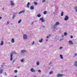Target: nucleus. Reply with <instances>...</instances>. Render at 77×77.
I'll return each instance as SVG.
<instances>
[{
    "instance_id": "nucleus-1",
    "label": "nucleus",
    "mask_w": 77,
    "mask_h": 77,
    "mask_svg": "<svg viewBox=\"0 0 77 77\" xmlns=\"http://www.w3.org/2000/svg\"><path fill=\"white\" fill-rule=\"evenodd\" d=\"M23 39H27V36L26 34H23Z\"/></svg>"
},
{
    "instance_id": "nucleus-2",
    "label": "nucleus",
    "mask_w": 77,
    "mask_h": 77,
    "mask_svg": "<svg viewBox=\"0 0 77 77\" xmlns=\"http://www.w3.org/2000/svg\"><path fill=\"white\" fill-rule=\"evenodd\" d=\"M68 19H69V17L68 16H66L65 17V18L64 19V20L65 21H67V20H68Z\"/></svg>"
},
{
    "instance_id": "nucleus-3",
    "label": "nucleus",
    "mask_w": 77,
    "mask_h": 77,
    "mask_svg": "<svg viewBox=\"0 0 77 77\" xmlns=\"http://www.w3.org/2000/svg\"><path fill=\"white\" fill-rule=\"evenodd\" d=\"M13 55H14V54L12 53V54H11L10 55V60H13V58L12 57V56H13Z\"/></svg>"
},
{
    "instance_id": "nucleus-4",
    "label": "nucleus",
    "mask_w": 77,
    "mask_h": 77,
    "mask_svg": "<svg viewBox=\"0 0 77 77\" xmlns=\"http://www.w3.org/2000/svg\"><path fill=\"white\" fill-rule=\"evenodd\" d=\"M40 20H41L42 21V23L43 22H45V20H44V18L43 17L40 18Z\"/></svg>"
},
{
    "instance_id": "nucleus-5",
    "label": "nucleus",
    "mask_w": 77,
    "mask_h": 77,
    "mask_svg": "<svg viewBox=\"0 0 77 77\" xmlns=\"http://www.w3.org/2000/svg\"><path fill=\"white\" fill-rule=\"evenodd\" d=\"M10 2V4L12 6H14V5H15V4L14 3L13 1H11Z\"/></svg>"
},
{
    "instance_id": "nucleus-6",
    "label": "nucleus",
    "mask_w": 77,
    "mask_h": 77,
    "mask_svg": "<svg viewBox=\"0 0 77 77\" xmlns=\"http://www.w3.org/2000/svg\"><path fill=\"white\" fill-rule=\"evenodd\" d=\"M69 44L70 45H71V44H73V43L72 41L70 40L69 41Z\"/></svg>"
},
{
    "instance_id": "nucleus-7",
    "label": "nucleus",
    "mask_w": 77,
    "mask_h": 77,
    "mask_svg": "<svg viewBox=\"0 0 77 77\" xmlns=\"http://www.w3.org/2000/svg\"><path fill=\"white\" fill-rule=\"evenodd\" d=\"M63 75V74H58L57 75V77H62Z\"/></svg>"
},
{
    "instance_id": "nucleus-8",
    "label": "nucleus",
    "mask_w": 77,
    "mask_h": 77,
    "mask_svg": "<svg viewBox=\"0 0 77 77\" xmlns=\"http://www.w3.org/2000/svg\"><path fill=\"white\" fill-rule=\"evenodd\" d=\"M25 12V10H23L21 11L19 13V14H22L23 13H24Z\"/></svg>"
},
{
    "instance_id": "nucleus-9",
    "label": "nucleus",
    "mask_w": 77,
    "mask_h": 77,
    "mask_svg": "<svg viewBox=\"0 0 77 77\" xmlns=\"http://www.w3.org/2000/svg\"><path fill=\"white\" fill-rule=\"evenodd\" d=\"M26 52V50H22L21 51V53H25Z\"/></svg>"
},
{
    "instance_id": "nucleus-10",
    "label": "nucleus",
    "mask_w": 77,
    "mask_h": 77,
    "mask_svg": "<svg viewBox=\"0 0 77 77\" xmlns=\"http://www.w3.org/2000/svg\"><path fill=\"white\" fill-rule=\"evenodd\" d=\"M31 72H35V70L33 69V68L31 69Z\"/></svg>"
},
{
    "instance_id": "nucleus-11",
    "label": "nucleus",
    "mask_w": 77,
    "mask_h": 77,
    "mask_svg": "<svg viewBox=\"0 0 77 77\" xmlns=\"http://www.w3.org/2000/svg\"><path fill=\"white\" fill-rule=\"evenodd\" d=\"M11 42L12 43H14V42H15V40H14V38H12V39Z\"/></svg>"
},
{
    "instance_id": "nucleus-12",
    "label": "nucleus",
    "mask_w": 77,
    "mask_h": 77,
    "mask_svg": "<svg viewBox=\"0 0 77 77\" xmlns=\"http://www.w3.org/2000/svg\"><path fill=\"white\" fill-rule=\"evenodd\" d=\"M30 5V3L29 2H28L27 4V8H29V5Z\"/></svg>"
},
{
    "instance_id": "nucleus-13",
    "label": "nucleus",
    "mask_w": 77,
    "mask_h": 77,
    "mask_svg": "<svg viewBox=\"0 0 77 77\" xmlns=\"http://www.w3.org/2000/svg\"><path fill=\"white\" fill-rule=\"evenodd\" d=\"M42 41H43V38H41V39L39 40L38 41H39V42L41 43V42H42Z\"/></svg>"
},
{
    "instance_id": "nucleus-14",
    "label": "nucleus",
    "mask_w": 77,
    "mask_h": 77,
    "mask_svg": "<svg viewBox=\"0 0 77 77\" xmlns=\"http://www.w3.org/2000/svg\"><path fill=\"white\" fill-rule=\"evenodd\" d=\"M59 24H60V23H59V22H57L55 23V26H57V25H59Z\"/></svg>"
},
{
    "instance_id": "nucleus-15",
    "label": "nucleus",
    "mask_w": 77,
    "mask_h": 77,
    "mask_svg": "<svg viewBox=\"0 0 77 77\" xmlns=\"http://www.w3.org/2000/svg\"><path fill=\"white\" fill-rule=\"evenodd\" d=\"M3 44H4V43H3V41H1V42L0 43L1 45H3Z\"/></svg>"
},
{
    "instance_id": "nucleus-16",
    "label": "nucleus",
    "mask_w": 77,
    "mask_h": 77,
    "mask_svg": "<svg viewBox=\"0 0 77 77\" xmlns=\"http://www.w3.org/2000/svg\"><path fill=\"white\" fill-rule=\"evenodd\" d=\"M30 9L32 10L33 9H34V7L33 6H31L30 7Z\"/></svg>"
},
{
    "instance_id": "nucleus-17",
    "label": "nucleus",
    "mask_w": 77,
    "mask_h": 77,
    "mask_svg": "<svg viewBox=\"0 0 77 77\" xmlns=\"http://www.w3.org/2000/svg\"><path fill=\"white\" fill-rule=\"evenodd\" d=\"M41 14H39L37 15V17H41Z\"/></svg>"
},
{
    "instance_id": "nucleus-18",
    "label": "nucleus",
    "mask_w": 77,
    "mask_h": 77,
    "mask_svg": "<svg viewBox=\"0 0 77 77\" xmlns=\"http://www.w3.org/2000/svg\"><path fill=\"white\" fill-rule=\"evenodd\" d=\"M74 65L75 66H77V61H75V63L74 64Z\"/></svg>"
},
{
    "instance_id": "nucleus-19",
    "label": "nucleus",
    "mask_w": 77,
    "mask_h": 77,
    "mask_svg": "<svg viewBox=\"0 0 77 77\" xmlns=\"http://www.w3.org/2000/svg\"><path fill=\"white\" fill-rule=\"evenodd\" d=\"M60 57L61 59H63V56H62V55L61 54H60Z\"/></svg>"
},
{
    "instance_id": "nucleus-20",
    "label": "nucleus",
    "mask_w": 77,
    "mask_h": 77,
    "mask_svg": "<svg viewBox=\"0 0 77 77\" xmlns=\"http://www.w3.org/2000/svg\"><path fill=\"white\" fill-rule=\"evenodd\" d=\"M43 14H44V15H45V14H47V11H44V12H43Z\"/></svg>"
},
{
    "instance_id": "nucleus-21",
    "label": "nucleus",
    "mask_w": 77,
    "mask_h": 77,
    "mask_svg": "<svg viewBox=\"0 0 77 77\" xmlns=\"http://www.w3.org/2000/svg\"><path fill=\"white\" fill-rule=\"evenodd\" d=\"M34 4L36 6V5H38V3H37V2H34Z\"/></svg>"
},
{
    "instance_id": "nucleus-22",
    "label": "nucleus",
    "mask_w": 77,
    "mask_h": 77,
    "mask_svg": "<svg viewBox=\"0 0 77 77\" xmlns=\"http://www.w3.org/2000/svg\"><path fill=\"white\" fill-rule=\"evenodd\" d=\"M61 16H63V12H62L61 14Z\"/></svg>"
},
{
    "instance_id": "nucleus-23",
    "label": "nucleus",
    "mask_w": 77,
    "mask_h": 77,
    "mask_svg": "<svg viewBox=\"0 0 77 77\" xmlns=\"http://www.w3.org/2000/svg\"><path fill=\"white\" fill-rule=\"evenodd\" d=\"M17 72H18L17 70H15L14 71V72H15V73H17Z\"/></svg>"
},
{
    "instance_id": "nucleus-24",
    "label": "nucleus",
    "mask_w": 77,
    "mask_h": 77,
    "mask_svg": "<svg viewBox=\"0 0 77 77\" xmlns=\"http://www.w3.org/2000/svg\"><path fill=\"white\" fill-rule=\"evenodd\" d=\"M21 22V20H20L19 21H18V23H20Z\"/></svg>"
},
{
    "instance_id": "nucleus-25",
    "label": "nucleus",
    "mask_w": 77,
    "mask_h": 77,
    "mask_svg": "<svg viewBox=\"0 0 77 77\" xmlns=\"http://www.w3.org/2000/svg\"><path fill=\"white\" fill-rule=\"evenodd\" d=\"M64 35H65V36H66V35H67V33H66V32H64Z\"/></svg>"
},
{
    "instance_id": "nucleus-26",
    "label": "nucleus",
    "mask_w": 77,
    "mask_h": 77,
    "mask_svg": "<svg viewBox=\"0 0 77 77\" xmlns=\"http://www.w3.org/2000/svg\"><path fill=\"white\" fill-rule=\"evenodd\" d=\"M53 74V71H51L49 72V74Z\"/></svg>"
},
{
    "instance_id": "nucleus-27",
    "label": "nucleus",
    "mask_w": 77,
    "mask_h": 77,
    "mask_svg": "<svg viewBox=\"0 0 77 77\" xmlns=\"http://www.w3.org/2000/svg\"><path fill=\"white\" fill-rule=\"evenodd\" d=\"M46 1V0H42V3H44V2H45Z\"/></svg>"
},
{
    "instance_id": "nucleus-28",
    "label": "nucleus",
    "mask_w": 77,
    "mask_h": 77,
    "mask_svg": "<svg viewBox=\"0 0 77 77\" xmlns=\"http://www.w3.org/2000/svg\"><path fill=\"white\" fill-rule=\"evenodd\" d=\"M38 72H41V71L40 69H38Z\"/></svg>"
},
{
    "instance_id": "nucleus-29",
    "label": "nucleus",
    "mask_w": 77,
    "mask_h": 77,
    "mask_svg": "<svg viewBox=\"0 0 77 77\" xmlns=\"http://www.w3.org/2000/svg\"><path fill=\"white\" fill-rule=\"evenodd\" d=\"M2 72H3V70H1L0 72V74H2Z\"/></svg>"
},
{
    "instance_id": "nucleus-30",
    "label": "nucleus",
    "mask_w": 77,
    "mask_h": 77,
    "mask_svg": "<svg viewBox=\"0 0 77 77\" xmlns=\"http://www.w3.org/2000/svg\"><path fill=\"white\" fill-rule=\"evenodd\" d=\"M62 48H63L62 46H61L60 47V50H61V49H62Z\"/></svg>"
},
{
    "instance_id": "nucleus-31",
    "label": "nucleus",
    "mask_w": 77,
    "mask_h": 77,
    "mask_svg": "<svg viewBox=\"0 0 77 77\" xmlns=\"http://www.w3.org/2000/svg\"><path fill=\"white\" fill-rule=\"evenodd\" d=\"M24 60L23 59H22L21 60V62H24Z\"/></svg>"
},
{
    "instance_id": "nucleus-32",
    "label": "nucleus",
    "mask_w": 77,
    "mask_h": 77,
    "mask_svg": "<svg viewBox=\"0 0 77 77\" xmlns=\"http://www.w3.org/2000/svg\"><path fill=\"white\" fill-rule=\"evenodd\" d=\"M77 55V53H75L74 54V56H76Z\"/></svg>"
},
{
    "instance_id": "nucleus-33",
    "label": "nucleus",
    "mask_w": 77,
    "mask_h": 77,
    "mask_svg": "<svg viewBox=\"0 0 77 77\" xmlns=\"http://www.w3.org/2000/svg\"><path fill=\"white\" fill-rule=\"evenodd\" d=\"M15 60H13V61H12V63H14V62H15Z\"/></svg>"
},
{
    "instance_id": "nucleus-34",
    "label": "nucleus",
    "mask_w": 77,
    "mask_h": 77,
    "mask_svg": "<svg viewBox=\"0 0 77 77\" xmlns=\"http://www.w3.org/2000/svg\"><path fill=\"white\" fill-rule=\"evenodd\" d=\"M70 38H73V36H72V35H71L70 36Z\"/></svg>"
},
{
    "instance_id": "nucleus-35",
    "label": "nucleus",
    "mask_w": 77,
    "mask_h": 77,
    "mask_svg": "<svg viewBox=\"0 0 77 77\" xmlns=\"http://www.w3.org/2000/svg\"><path fill=\"white\" fill-rule=\"evenodd\" d=\"M77 9V7L76 6L75 7V9Z\"/></svg>"
},
{
    "instance_id": "nucleus-36",
    "label": "nucleus",
    "mask_w": 77,
    "mask_h": 77,
    "mask_svg": "<svg viewBox=\"0 0 77 77\" xmlns=\"http://www.w3.org/2000/svg\"><path fill=\"white\" fill-rule=\"evenodd\" d=\"M13 53H14V54H17V53L15 52V51H14L13 52Z\"/></svg>"
},
{
    "instance_id": "nucleus-37",
    "label": "nucleus",
    "mask_w": 77,
    "mask_h": 77,
    "mask_svg": "<svg viewBox=\"0 0 77 77\" xmlns=\"http://www.w3.org/2000/svg\"><path fill=\"white\" fill-rule=\"evenodd\" d=\"M39 63H37V65H39Z\"/></svg>"
},
{
    "instance_id": "nucleus-38",
    "label": "nucleus",
    "mask_w": 77,
    "mask_h": 77,
    "mask_svg": "<svg viewBox=\"0 0 77 77\" xmlns=\"http://www.w3.org/2000/svg\"><path fill=\"white\" fill-rule=\"evenodd\" d=\"M32 44V45H33V44H34V42H33Z\"/></svg>"
},
{
    "instance_id": "nucleus-39",
    "label": "nucleus",
    "mask_w": 77,
    "mask_h": 77,
    "mask_svg": "<svg viewBox=\"0 0 77 77\" xmlns=\"http://www.w3.org/2000/svg\"><path fill=\"white\" fill-rule=\"evenodd\" d=\"M46 38H49V37H48V36H47V37Z\"/></svg>"
},
{
    "instance_id": "nucleus-40",
    "label": "nucleus",
    "mask_w": 77,
    "mask_h": 77,
    "mask_svg": "<svg viewBox=\"0 0 77 77\" xmlns=\"http://www.w3.org/2000/svg\"><path fill=\"white\" fill-rule=\"evenodd\" d=\"M2 17H0V20H1V19H2Z\"/></svg>"
},
{
    "instance_id": "nucleus-41",
    "label": "nucleus",
    "mask_w": 77,
    "mask_h": 77,
    "mask_svg": "<svg viewBox=\"0 0 77 77\" xmlns=\"http://www.w3.org/2000/svg\"><path fill=\"white\" fill-rule=\"evenodd\" d=\"M17 68H18V69L20 68V66H17Z\"/></svg>"
},
{
    "instance_id": "nucleus-42",
    "label": "nucleus",
    "mask_w": 77,
    "mask_h": 77,
    "mask_svg": "<svg viewBox=\"0 0 77 77\" xmlns=\"http://www.w3.org/2000/svg\"><path fill=\"white\" fill-rule=\"evenodd\" d=\"M75 11L76 12H77V9H75Z\"/></svg>"
},
{
    "instance_id": "nucleus-43",
    "label": "nucleus",
    "mask_w": 77,
    "mask_h": 77,
    "mask_svg": "<svg viewBox=\"0 0 77 77\" xmlns=\"http://www.w3.org/2000/svg\"><path fill=\"white\" fill-rule=\"evenodd\" d=\"M33 24V22H32L31 24L32 25V24Z\"/></svg>"
},
{
    "instance_id": "nucleus-44",
    "label": "nucleus",
    "mask_w": 77,
    "mask_h": 77,
    "mask_svg": "<svg viewBox=\"0 0 77 77\" xmlns=\"http://www.w3.org/2000/svg\"><path fill=\"white\" fill-rule=\"evenodd\" d=\"M9 21H8L7 22V24H9Z\"/></svg>"
},
{
    "instance_id": "nucleus-45",
    "label": "nucleus",
    "mask_w": 77,
    "mask_h": 77,
    "mask_svg": "<svg viewBox=\"0 0 77 77\" xmlns=\"http://www.w3.org/2000/svg\"><path fill=\"white\" fill-rule=\"evenodd\" d=\"M13 17H15V15H14V16H13Z\"/></svg>"
},
{
    "instance_id": "nucleus-46",
    "label": "nucleus",
    "mask_w": 77,
    "mask_h": 77,
    "mask_svg": "<svg viewBox=\"0 0 77 77\" xmlns=\"http://www.w3.org/2000/svg\"><path fill=\"white\" fill-rule=\"evenodd\" d=\"M14 17H14L13 16V17H12V18H14Z\"/></svg>"
},
{
    "instance_id": "nucleus-47",
    "label": "nucleus",
    "mask_w": 77,
    "mask_h": 77,
    "mask_svg": "<svg viewBox=\"0 0 77 77\" xmlns=\"http://www.w3.org/2000/svg\"><path fill=\"white\" fill-rule=\"evenodd\" d=\"M46 41H48V39H46Z\"/></svg>"
},
{
    "instance_id": "nucleus-48",
    "label": "nucleus",
    "mask_w": 77,
    "mask_h": 77,
    "mask_svg": "<svg viewBox=\"0 0 77 77\" xmlns=\"http://www.w3.org/2000/svg\"><path fill=\"white\" fill-rule=\"evenodd\" d=\"M14 77H17V76H15Z\"/></svg>"
},
{
    "instance_id": "nucleus-49",
    "label": "nucleus",
    "mask_w": 77,
    "mask_h": 77,
    "mask_svg": "<svg viewBox=\"0 0 77 77\" xmlns=\"http://www.w3.org/2000/svg\"><path fill=\"white\" fill-rule=\"evenodd\" d=\"M51 63L49 64V65H50V64H51Z\"/></svg>"
},
{
    "instance_id": "nucleus-50",
    "label": "nucleus",
    "mask_w": 77,
    "mask_h": 77,
    "mask_svg": "<svg viewBox=\"0 0 77 77\" xmlns=\"http://www.w3.org/2000/svg\"><path fill=\"white\" fill-rule=\"evenodd\" d=\"M43 27H45L44 26H43Z\"/></svg>"
}]
</instances>
